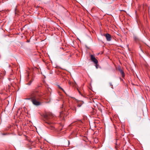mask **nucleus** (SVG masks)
<instances>
[{"mask_svg": "<svg viewBox=\"0 0 150 150\" xmlns=\"http://www.w3.org/2000/svg\"><path fill=\"white\" fill-rule=\"evenodd\" d=\"M118 70L120 72V73L121 74L122 77L124 78L125 76V75L123 71L121 68H119L118 69Z\"/></svg>", "mask_w": 150, "mask_h": 150, "instance_id": "obj_5", "label": "nucleus"}, {"mask_svg": "<svg viewBox=\"0 0 150 150\" xmlns=\"http://www.w3.org/2000/svg\"><path fill=\"white\" fill-rule=\"evenodd\" d=\"M117 139H116V143H115V144L117 145Z\"/></svg>", "mask_w": 150, "mask_h": 150, "instance_id": "obj_14", "label": "nucleus"}, {"mask_svg": "<svg viewBox=\"0 0 150 150\" xmlns=\"http://www.w3.org/2000/svg\"><path fill=\"white\" fill-rule=\"evenodd\" d=\"M91 60L95 64V66L96 68H98V60L95 58L94 56L92 54L90 55Z\"/></svg>", "mask_w": 150, "mask_h": 150, "instance_id": "obj_3", "label": "nucleus"}, {"mask_svg": "<svg viewBox=\"0 0 150 150\" xmlns=\"http://www.w3.org/2000/svg\"><path fill=\"white\" fill-rule=\"evenodd\" d=\"M77 89L78 90V91L79 93V94H80L81 95H82V94H81V91H80V90L78 88H77Z\"/></svg>", "mask_w": 150, "mask_h": 150, "instance_id": "obj_11", "label": "nucleus"}, {"mask_svg": "<svg viewBox=\"0 0 150 150\" xmlns=\"http://www.w3.org/2000/svg\"><path fill=\"white\" fill-rule=\"evenodd\" d=\"M44 117L46 123L50 125L52 123V120L54 116L51 112H46L44 115Z\"/></svg>", "mask_w": 150, "mask_h": 150, "instance_id": "obj_2", "label": "nucleus"}, {"mask_svg": "<svg viewBox=\"0 0 150 150\" xmlns=\"http://www.w3.org/2000/svg\"><path fill=\"white\" fill-rule=\"evenodd\" d=\"M74 109L75 110V111H76V108H74Z\"/></svg>", "mask_w": 150, "mask_h": 150, "instance_id": "obj_15", "label": "nucleus"}, {"mask_svg": "<svg viewBox=\"0 0 150 150\" xmlns=\"http://www.w3.org/2000/svg\"><path fill=\"white\" fill-rule=\"evenodd\" d=\"M31 101L33 105L36 106H38L41 104V103L39 101L40 98H38V97L41 96L42 98L45 99H47L46 95H44L42 96V95H40L37 92H31Z\"/></svg>", "mask_w": 150, "mask_h": 150, "instance_id": "obj_1", "label": "nucleus"}, {"mask_svg": "<svg viewBox=\"0 0 150 150\" xmlns=\"http://www.w3.org/2000/svg\"><path fill=\"white\" fill-rule=\"evenodd\" d=\"M68 143H69V141H68Z\"/></svg>", "mask_w": 150, "mask_h": 150, "instance_id": "obj_16", "label": "nucleus"}, {"mask_svg": "<svg viewBox=\"0 0 150 150\" xmlns=\"http://www.w3.org/2000/svg\"><path fill=\"white\" fill-rule=\"evenodd\" d=\"M30 96L31 97L30 98H26L25 99L26 100H31V99L32 98V97L31 96V93L30 94Z\"/></svg>", "mask_w": 150, "mask_h": 150, "instance_id": "obj_9", "label": "nucleus"}, {"mask_svg": "<svg viewBox=\"0 0 150 150\" xmlns=\"http://www.w3.org/2000/svg\"><path fill=\"white\" fill-rule=\"evenodd\" d=\"M134 40L137 42H138L139 41V38L138 37H137V36H134Z\"/></svg>", "mask_w": 150, "mask_h": 150, "instance_id": "obj_7", "label": "nucleus"}, {"mask_svg": "<svg viewBox=\"0 0 150 150\" xmlns=\"http://www.w3.org/2000/svg\"><path fill=\"white\" fill-rule=\"evenodd\" d=\"M32 81H33L32 80H31L30 81V83H28L26 84H30L31 83Z\"/></svg>", "mask_w": 150, "mask_h": 150, "instance_id": "obj_13", "label": "nucleus"}, {"mask_svg": "<svg viewBox=\"0 0 150 150\" xmlns=\"http://www.w3.org/2000/svg\"><path fill=\"white\" fill-rule=\"evenodd\" d=\"M63 112H61L60 113V116L61 117L62 116V114L63 113Z\"/></svg>", "mask_w": 150, "mask_h": 150, "instance_id": "obj_12", "label": "nucleus"}, {"mask_svg": "<svg viewBox=\"0 0 150 150\" xmlns=\"http://www.w3.org/2000/svg\"><path fill=\"white\" fill-rule=\"evenodd\" d=\"M48 127L50 129H52V130H54V127L52 126H49V127Z\"/></svg>", "mask_w": 150, "mask_h": 150, "instance_id": "obj_8", "label": "nucleus"}, {"mask_svg": "<svg viewBox=\"0 0 150 150\" xmlns=\"http://www.w3.org/2000/svg\"><path fill=\"white\" fill-rule=\"evenodd\" d=\"M105 36L108 41H110L111 40V36L110 34L108 33H106L105 35Z\"/></svg>", "mask_w": 150, "mask_h": 150, "instance_id": "obj_4", "label": "nucleus"}, {"mask_svg": "<svg viewBox=\"0 0 150 150\" xmlns=\"http://www.w3.org/2000/svg\"><path fill=\"white\" fill-rule=\"evenodd\" d=\"M9 80H10V78L9 79Z\"/></svg>", "mask_w": 150, "mask_h": 150, "instance_id": "obj_17", "label": "nucleus"}, {"mask_svg": "<svg viewBox=\"0 0 150 150\" xmlns=\"http://www.w3.org/2000/svg\"><path fill=\"white\" fill-rule=\"evenodd\" d=\"M58 88L59 89H60L62 90L63 91H64V90L62 88H61V87L59 86V85H58Z\"/></svg>", "mask_w": 150, "mask_h": 150, "instance_id": "obj_10", "label": "nucleus"}, {"mask_svg": "<svg viewBox=\"0 0 150 150\" xmlns=\"http://www.w3.org/2000/svg\"><path fill=\"white\" fill-rule=\"evenodd\" d=\"M77 103L78 104L77 106L78 107H80L84 103V102L81 100L78 101H77Z\"/></svg>", "mask_w": 150, "mask_h": 150, "instance_id": "obj_6", "label": "nucleus"}, {"mask_svg": "<svg viewBox=\"0 0 150 150\" xmlns=\"http://www.w3.org/2000/svg\"><path fill=\"white\" fill-rule=\"evenodd\" d=\"M57 1V0H56Z\"/></svg>", "mask_w": 150, "mask_h": 150, "instance_id": "obj_18", "label": "nucleus"}]
</instances>
